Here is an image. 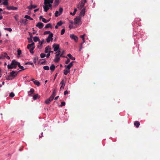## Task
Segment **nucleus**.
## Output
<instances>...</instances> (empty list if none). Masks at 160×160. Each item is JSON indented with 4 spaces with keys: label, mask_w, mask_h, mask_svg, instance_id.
<instances>
[{
    "label": "nucleus",
    "mask_w": 160,
    "mask_h": 160,
    "mask_svg": "<svg viewBox=\"0 0 160 160\" xmlns=\"http://www.w3.org/2000/svg\"><path fill=\"white\" fill-rule=\"evenodd\" d=\"M65 32V29L64 28L62 29L61 30V35H62L64 34Z\"/></svg>",
    "instance_id": "47"
},
{
    "label": "nucleus",
    "mask_w": 160,
    "mask_h": 160,
    "mask_svg": "<svg viewBox=\"0 0 160 160\" xmlns=\"http://www.w3.org/2000/svg\"><path fill=\"white\" fill-rule=\"evenodd\" d=\"M52 47L54 48V51H58L59 48V44H54L52 46Z\"/></svg>",
    "instance_id": "7"
},
{
    "label": "nucleus",
    "mask_w": 160,
    "mask_h": 160,
    "mask_svg": "<svg viewBox=\"0 0 160 160\" xmlns=\"http://www.w3.org/2000/svg\"><path fill=\"white\" fill-rule=\"evenodd\" d=\"M60 84H61L62 85L60 88V89L61 90L62 89H63L65 86V83L64 82V80L62 79Z\"/></svg>",
    "instance_id": "14"
},
{
    "label": "nucleus",
    "mask_w": 160,
    "mask_h": 160,
    "mask_svg": "<svg viewBox=\"0 0 160 160\" xmlns=\"http://www.w3.org/2000/svg\"><path fill=\"white\" fill-rule=\"evenodd\" d=\"M70 71V70L68 69H66L63 70V73L65 75H67L68 73H69Z\"/></svg>",
    "instance_id": "22"
},
{
    "label": "nucleus",
    "mask_w": 160,
    "mask_h": 160,
    "mask_svg": "<svg viewBox=\"0 0 160 160\" xmlns=\"http://www.w3.org/2000/svg\"><path fill=\"white\" fill-rule=\"evenodd\" d=\"M4 29L5 30H7L9 32H11L12 30V29L10 28H4Z\"/></svg>",
    "instance_id": "39"
},
{
    "label": "nucleus",
    "mask_w": 160,
    "mask_h": 160,
    "mask_svg": "<svg viewBox=\"0 0 160 160\" xmlns=\"http://www.w3.org/2000/svg\"><path fill=\"white\" fill-rule=\"evenodd\" d=\"M74 21L75 24L78 25H80L81 24V18L80 17H76L74 18Z\"/></svg>",
    "instance_id": "3"
},
{
    "label": "nucleus",
    "mask_w": 160,
    "mask_h": 160,
    "mask_svg": "<svg viewBox=\"0 0 160 160\" xmlns=\"http://www.w3.org/2000/svg\"><path fill=\"white\" fill-rule=\"evenodd\" d=\"M28 20L27 19H22L21 20L20 23H23L25 25L26 24V22Z\"/></svg>",
    "instance_id": "27"
},
{
    "label": "nucleus",
    "mask_w": 160,
    "mask_h": 160,
    "mask_svg": "<svg viewBox=\"0 0 160 160\" xmlns=\"http://www.w3.org/2000/svg\"><path fill=\"white\" fill-rule=\"evenodd\" d=\"M39 42L40 43V46H41L43 43L44 42V39H43L42 40L41 42L39 41Z\"/></svg>",
    "instance_id": "56"
},
{
    "label": "nucleus",
    "mask_w": 160,
    "mask_h": 160,
    "mask_svg": "<svg viewBox=\"0 0 160 160\" xmlns=\"http://www.w3.org/2000/svg\"><path fill=\"white\" fill-rule=\"evenodd\" d=\"M51 49V48L49 46H48L46 47L45 48V52L46 53H47L48 52V50Z\"/></svg>",
    "instance_id": "23"
},
{
    "label": "nucleus",
    "mask_w": 160,
    "mask_h": 160,
    "mask_svg": "<svg viewBox=\"0 0 160 160\" xmlns=\"http://www.w3.org/2000/svg\"><path fill=\"white\" fill-rule=\"evenodd\" d=\"M15 96L14 93L13 92H11L9 94V96L11 98Z\"/></svg>",
    "instance_id": "45"
},
{
    "label": "nucleus",
    "mask_w": 160,
    "mask_h": 160,
    "mask_svg": "<svg viewBox=\"0 0 160 160\" xmlns=\"http://www.w3.org/2000/svg\"><path fill=\"white\" fill-rule=\"evenodd\" d=\"M34 84L38 86H39L40 85V82L37 80H34L33 81Z\"/></svg>",
    "instance_id": "28"
},
{
    "label": "nucleus",
    "mask_w": 160,
    "mask_h": 160,
    "mask_svg": "<svg viewBox=\"0 0 160 160\" xmlns=\"http://www.w3.org/2000/svg\"><path fill=\"white\" fill-rule=\"evenodd\" d=\"M68 92L67 91H65L64 92V95H67L68 94Z\"/></svg>",
    "instance_id": "63"
},
{
    "label": "nucleus",
    "mask_w": 160,
    "mask_h": 160,
    "mask_svg": "<svg viewBox=\"0 0 160 160\" xmlns=\"http://www.w3.org/2000/svg\"><path fill=\"white\" fill-rule=\"evenodd\" d=\"M55 68V66L53 64H52L51 66L50 67V69L52 72H53Z\"/></svg>",
    "instance_id": "24"
},
{
    "label": "nucleus",
    "mask_w": 160,
    "mask_h": 160,
    "mask_svg": "<svg viewBox=\"0 0 160 160\" xmlns=\"http://www.w3.org/2000/svg\"><path fill=\"white\" fill-rule=\"evenodd\" d=\"M37 7V6L32 4L30 6L27 7V8L31 10L33 8H35Z\"/></svg>",
    "instance_id": "17"
},
{
    "label": "nucleus",
    "mask_w": 160,
    "mask_h": 160,
    "mask_svg": "<svg viewBox=\"0 0 160 160\" xmlns=\"http://www.w3.org/2000/svg\"><path fill=\"white\" fill-rule=\"evenodd\" d=\"M56 91L55 89H54L53 90V93L52 95L50 96L53 99L54 97L56 95Z\"/></svg>",
    "instance_id": "30"
},
{
    "label": "nucleus",
    "mask_w": 160,
    "mask_h": 160,
    "mask_svg": "<svg viewBox=\"0 0 160 160\" xmlns=\"http://www.w3.org/2000/svg\"><path fill=\"white\" fill-rule=\"evenodd\" d=\"M24 18H25L28 19H29L30 18V17L27 15H25L24 17Z\"/></svg>",
    "instance_id": "54"
},
{
    "label": "nucleus",
    "mask_w": 160,
    "mask_h": 160,
    "mask_svg": "<svg viewBox=\"0 0 160 160\" xmlns=\"http://www.w3.org/2000/svg\"><path fill=\"white\" fill-rule=\"evenodd\" d=\"M74 62L73 61H72L71 62H70L68 65H65V67L66 68V69H68L69 70H70V68L72 66H73V63Z\"/></svg>",
    "instance_id": "12"
},
{
    "label": "nucleus",
    "mask_w": 160,
    "mask_h": 160,
    "mask_svg": "<svg viewBox=\"0 0 160 160\" xmlns=\"http://www.w3.org/2000/svg\"><path fill=\"white\" fill-rule=\"evenodd\" d=\"M34 90L33 88H31L30 91L28 92V96H31L34 93Z\"/></svg>",
    "instance_id": "15"
},
{
    "label": "nucleus",
    "mask_w": 160,
    "mask_h": 160,
    "mask_svg": "<svg viewBox=\"0 0 160 160\" xmlns=\"http://www.w3.org/2000/svg\"><path fill=\"white\" fill-rule=\"evenodd\" d=\"M53 36V34L52 33H50V34H49V35L48 36V37H49L50 38H51V41H52V40L53 38L52 37Z\"/></svg>",
    "instance_id": "37"
},
{
    "label": "nucleus",
    "mask_w": 160,
    "mask_h": 160,
    "mask_svg": "<svg viewBox=\"0 0 160 160\" xmlns=\"http://www.w3.org/2000/svg\"><path fill=\"white\" fill-rule=\"evenodd\" d=\"M5 58H7L8 59H10V57L7 54V55L5 56Z\"/></svg>",
    "instance_id": "60"
},
{
    "label": "nucleus",
    "mask_w": 160,
    "mask_h": 160,
    "mask_svg": "<svg viewBox=\"0 0 160 160\" xmlns=\"http://www.w3.org/2000/svg\"><path fill=\"white\" fill-rule=\"evenodd\" d=\"M42 21L44 23L47 22V20L44 18H42Z\"/></svg>",
    "instance_id": "51"
},
{
    "label": "nucleus",
    "mask_w": 160,
    "mask_h": 160,
    "mask_svg": "<svg viewBox=\"0 0 160 160\" xmlns=\"http://www.w3.org/2000/svg\"><path fill=\"white\" fill-rule=\"evenodd\" d=\"M70 37L72 39L74 40L76 42H77L78 38L77 36L74 34H71L70 35Z\"/></svg>",
    "instance_id": "9"
},
{
    "label": "nucleus",
    "mask_w": 160,
    "mask_h": 160,
    "mask_svg": "<svg viewBox=\"0 0 160 160\" xmlns=\"http://www.w3.org/2000/svg\"><path fill=\"white\" fill-rule=\"evenodd\" d=\"M7 55V53L2 52L0 54V59L5 58V56Z\"/></svg>",
    "instance_id": "16"
},
{
    "label": "nucleus",
    "mask_w": 160,
    "mask_h": 160,
    "mask_svg": "<svg viewBox=\"0 0 160 160\" xmlns=\"http://www.w3.org/2000/svg\"><path fill=\"white\" fill-rule=\"evenodd\" d=\"M33 40L35 42H37V41H40V40L39 38L37 37H34L33 38Z\"/></svg>",
    "instance_id": "25"
},
{
    "label": "nucleus",
    "mask_w": 160,
    "mask_h": 160,
    "mask_svg": "<svg viewBox=\"0 0 160 160\" xmlns=\"http://www.w3.org/2000/svg\"><path fill=\"white\" fill-rule=\"evenodd\" d=\"M52 27V25L50 23H48L45 26V28H51Z\"/></svg>",
    "instance_id": "34"
},
{
    "label": "nucleus",
    "mask_w": 160,
    "mask_h": 160,
    "mask_svg": "<svg viewBox=\"0 0 160 160\" xmlns=\"http://www.w3.org/2000/svg\"><path fill=\"white\" fill-rule=\"evenodd\" d=\"M82 8V9L80 12V15L81 16H84L85 13V8Z\"/></svg>",
    "instance_id": "19"
},
{
    "label": "nucleus",
    "mask_w": 160,
    "mask_h": 160,
    "mask_svg": "<svg viewBox=\"0 0 160 160\" xmlns=\"http://www.w3.org/2000/svg\"><path fill=\"white\" fill-rule=\"evenodd\" d=\"M53 99L52 98L50 97L47 99H46L45 101V103L46 104H48L50 103V102Z\"/></svg>",
    "instance_id": "11"
},
{
    "label": "nucleus",
    "mask_w": 160,
    "mask_h": 160,
    "mask_svg": "<svg viewBox=\"0 0 160 160\" xmlns=\"http://www.w3.org/2000/svg\"><path fill=\"white\" fill-rule=\"evenodd\" d=\"M18 15H16L14 16V18L16 21H17L18 20Z\"/></svg>",
    "instance_id": "53"
},
{
    "label": "nucleus",
    "mask_w": 160,
    "mask_h": 160,
    "mask_svg": "<svg viewBox=\"0 0 160 160\" xmlns=\"http://www.w3.org/2000/svg\"><path fill=\"white\" fill-rule=\"evenodd\" d=\"M67 56L70 59H72V60H75V58L72 57V55L70 54H68L67 55Z\"/></svg>",
    "instance_id": "29"
},
{
    "label": "nucleus",
    "mask_w": 160,
    "mask_h": 160,
    "mask_svg": "<svg viewBox=\"0 0 160 160\" xmlns=\"http://www.w3.org/2000/svg\"><path fill=\"white\" fill-rule=\"evenodd\" d=\"M47 4H44L45 6H43L44 10L45 12H47L48 10L49 9V8L47 5Z\"/></svg>",
    "instance_id": "18"
},
{
    "label": "nucleus",
    "mask_w": 160,
    "mask_h": 160,
    "mask_svg": "<svg viewBox=\"0 0 160 160\" xmlns=\"http://www.w3.org/2000/svg\"><path fill=\"white\" fill-rule=\"evenodd\" d=\"M6 8L8 10H17L18 8L17 7H14L13 6H7Z\"/></svg>",
    "instance_id": "8"
},
{
    "label": "nucleus",
    "mask_w": 160,
    "mask_h": 160,
    "mask_svg": "<svg viewBox=\"0 0 160 160\" xmlns=\"http://www.w3.org/2000/svg\"><path fill=\"white\" fill-rule=\"evenodd\" d=\"M41 58H43L45 57L46 54L44 53H41L40 55Z\"/></svg>",
    "instance_id": "42"
},
{
    "label": "nucleus",
    "mask_w": 160,
    "mask_h": 160,
    "mask_svg": "<svg viewBox=\"0 0 160 160\" xmlns=\"http://www.w3.org/2000/svg\"><path fill=\"white\" fill-rule=\"evenodd\" d=\"M65 105V102H61V104L60 105L61 107H62L63 106H64Z\"/></svg>",
    "instance_id": "52"
},
{
    "label": "nucleus",
    "mask_w": 160,
    "mask_h": 160,
    "mask_svg": "<svg viewBox=\"0 0 160 160\" xmlns=\"http://www.w3.org/2000/svg\"><path fill=\"white\" fill-rule=\"evenodd\" d=\"M59 0H55L54 4L55 5L58 6L59 3Z\"/></svg>",
    "instance_id": "33"
},
{
    "label": "nucleus",
    "mask_w": 160,
    "mask_h": 160,
    "mask_svg": "<svg viewBox=\"0 0 160 160\" xmlns=\"http://www.w3.org/2000/svg\"><path fill=\"white\" fill-rule=\"evenodd\" d=\"M63 24V22L61 21H60L57 23V24L58 26H61Z\"/></svg>",
    "instance_id": "41"
},
{
    "label": "nucleus",
    "mask_w": 160,
    "mask_h": 160,
    "mask_svg": "<svg viewBox=\"0 0 160 160\" xmlns=\"http://www.w3.org/2000/svg\"><path fill=\"white\" fill-rule=\"evenodd\" d=\"M27 39L28 41V42L31 43L32 42V40L31 38H28Z\"/></svg>",
    "instance_id": "46"
},
{
    "label": "nucleus",
    "mask_w": 160,
    "mask_h": 160,
    "mask_svg": "<svg viewBox=\"0 0 160 160\" xmlns=\"http://www.w3.org/2000/svg\"><path fill=\"white\" fill-rule=\"evenodd\" d=\"M18 55L19 56L20 55L22 51L20 49H18L17 50Z\"/></svg>",
    "instance_id": "44"
},
{
    "label": "nucleus",
    "mask_w": 160,
    "mask_h": 160,
    "mask_svg": "<svg viewBox=\"0 0 160 160\" xmlns=\"http://www.w3.org/2000/svg\"><path fill=\"white\" fill-rule=\"evenodd\" d=\"M60 50L58 51L57 52L55 53L56 55L55 58L54 59V61L55 62H59L60 60V58L59 56L60 55Z\"/></svg>",
    "instance_id": "2"
},
{
    "label": "nucleus",
    "mask_w": 160,
    "mask_h": 160,
    "mask_svg": "<svg viewBox=\"0 0 160 160\" xmlns=\"http://www.w3.org/2000/svg\"><path fill=\"white\" fill-rule=\"evenodd\" d=\"M38 57H35V58H34L33 62H34V63L35 64H36V61L37 60H38Z\"/></svg>",
    "instance_id": "48"
},
{
    "label": "nucleus",
    "mask_w": 160,
    "mask_h": 160,
    "mask_svg": "<svg viewBox=\"0 0 160 160\" xmlns=\"http://www.w3.org/2000/svg\"><path fill=\"white\" fill-rule=\"evenodd\" d=\"M77 9L75 8L74 10V12H73V13H72L71 12H70V15H72V16L74 15L76 13V12H77Z\"/></svg>",
    "instance_id": "35"
},
{
    "label": "nucleus",
    "mask_w": 160,
    "mask_h": 160,
    "mask_svg": "<svg viewBox=\"0 0 160 160\" xmlns=\"http://www.w3.org/2000/svg\"><path fill=\"white\" fill-rule=\"evenodd\" d=\"M43 68L44 70H48L49 69V67L48 66H44Z\"/></svg>",
    "instance_id": "40"
},
{
    "label": "nucleus",
    "mask_w": 160,
    "mask_h": 160,
    "mask_svg": "<svg viewBox=\"0 0 160 160\" xmlns=\"http://www.w3.org/2000/svg\"><path fill=\"white\" fill-rule=\"evenodd\" d=\"M17 65L19 68L20 67V66H21L20 65V63L16 61L15 60H12L11 62V65Z\"/></svg>",
    "instance_id": "6"
},
{
    "label": "nucleus",
    "mask_w": 160,
    "mask_h": 160,
    "mask_svg": "<svg viewBox=\"0 0 160 160\" xmlns=\"http://www.w3.org/2000/svg\"><path fill=\"white\" fill-rule=\"evenodd\" d=\"M51 32L49 31H46L44 32V35H45L47 34H50Z\"/></svg>",
    "instance_id": "43"
},
{
    "label": "nucleus",
    "mask_w": 160,
    "mask_h": 160,
    "mask_svg": "<svg viewBox=\"0 0 160 160\" xmlns=\"http://www.w3.org/2000/svg\"><path fill=\"white\" fill-rule=\"evenodd\" d=\"M25 65L29 64L30 65H33V63H32L28 62L27 63H25Z\"/></svg>",
    "instance_id": "59"
},
{
    "label": "nucleus",
    "mask_w": 160,
    "mask_h": 160,
    "mask_svg": "<svg viewBox=\"0 0 160 160\" xmlns=\"http://www.w3.org/2000/svg\"><path fill=\"white\" fill-rule=\"evenodd\" d=\"M18 72H17L15 71H12L10 73V76L13 78H14L17 76Z\"/></svg>",
    "instance_id": "5"
},
{
    "label": "nucleus",
    "mask_w": 160,
    "mask_h": 160,
    "mask_svg": "<svg viewBox=\"0 0 160 160\" xmlns=\"http://www.w3.org/2000/svg\"><path fill=\"white\" fill-rule=\"evenodd\" d=\"M4 1L3 2V3L1 4H3L7 6L8 5V3L7 1Z\"/></svg>",
    "instance_id": "36"
},
{
    "label": "nucleus",
    "mask_w": 160,
    "mask_h": 160,
    "mask_svg": "<svg viewBox=\"0 0 160 160\" xmlns=\"http://www.w3.org/2000/svg\"><path fill=\"white\" fill-rule=\"evenodd\" d=\"M19 68H20V69H22L20 70H19V71H18V72H20V71H22V70H24L25 69L23 67V66H20V67H19Z\"/></svg>",
    "instance_id": "50"
},
{
    "label": "nucleus",
    "mask_w": 160,
    "mask_h": 160,
    "mask_svg": "<svg viewBox=\"0 0 160 160\" xmlns=\"http://www.w3.org/2000/svg\"><path fill=\"white\" fill-rule=\"evenodd\" d=\"M53 0H44V4L52 3Z\"/></svg>",
    "instance_id": "20"
},
{
    "label": "nucleus",
    "mask_w": 160,
    "mask_h": 160,
    "mask_svg": "<svg viewBox=\"0 0 160 160\" xmlns=\"http://www.w3.org/2000/svg\"><path fill=\"white\" fill-rule=\"evenodd\" d=\"M67 58V60L66 61H65V63L66 64H68L69 62H70V60L68 58Z\"/></svg>",
    "instance_id": "55"
},
{
    "label": "nucleus",
    "mask_w": 160,
    "mask_h": 160,
    "mask_svg": "<svg viewBox=\"0 0 160 160\" xmlns=\"http://www.w3.org/2000/svg\"><path fill=\"white\" fill-rule=\"evenodd\" d=\"M47 42H49L51 40V38L49 37H48L46 39Z\"/></svg>",
    "instance_id": "49"
},
{
    "label": "nucleus",
    "mask_w": 160,
    "mask_h": 160,
    "mask_svg": "<svg viewBox=\"0 0 160 160\" xmlns=\"http://www.w3.org/2000/svg\"><path fill=\"white\" fill-rule=\"evenodd\" d=\"M61 53V54H60V55H60V57H63V58H68L67 57H66V56H63L62 55L64 54V51H62L61 52H60V53Z\"/></svg>",
    "instance_id": "32"
},
{
    "label": "nucleus",
    "mask_w": 160,
    "mask_h": 160,
    "mask_svg": "<svg viewBox=\"0 0 160 160\" xmlns=\"http://www.w3.org/2000/svg\"><path fill=\"white\" fill-rule=\"evenodd\" d=\"M59 13L60 14V15L62 13V12L63 11V9L62 8H60L59 10Z\"/></svg>",
    "instance_id": "38"
},
{
    "label": "nucleus",
    "mask_w": 160,
    "mask_h": 160,
    "mask_svg": "<svg viewBox=\"0 0 160 160\" xmlns=\"http://www.w3.org/2000/svg\"><path fill=\"white\" fill-rule=\"evenodd\" d=\"M85 36V34H84L80 36V37L82 39H83L84 38H85L84 37Z\"/></svg>",
    "instance_id": "58"
},
{
    "label": "nucleus",
    "mask_w": 160,
    "mask_h": 160,
    "mask_svg": "<svg viewBox=\"0 0 160 160\" xmlns=\"http://www.w3.org/2000/svg\"><path fill=\"white\" fill-rule=\"evenodd\" d=\"M61 15L59 13V12L58 11H56L55 13V16L56 17H58V16Z\"/></svg>",
    "instance_id": "31"
},
{
    "label": "nucleus",
    "mask_w": 160,
    "mask_h": 160,
    "mask_svg": "<svg viewBox=\"0 0 160 160\" xmlns=\"http://www.w3.org/2000/svg\"><path fill=\"white\" fill-rule=\"evenodd\" d=\"M27 48L29 50V51L31 53H33V50L35 48V44L34 42H32L31 44H28L27 45Z\"/></svg>",
    "instance_id": "1"
},
{
    "label": "nucleus",
    "mask_w": 160,
    "mask_h": 160,
    "mask_svg": "<svg viewBox=\"0 0 160 160\" xmlns=\"http://www.w3.org/2000/svg\"><path fill=\"white\" fill-rule=\"evenodd\" d=\"M87 2L86 0H82L80 2V6H78V8L80 9H82V8H83L85 5V3Z\"/></svg>",
    "instance_id": "4"
},
{
    "label": "nucleus",
    "mask_w": 160,
    "mask_h": 160,
    "mask_svg": "<svg viewBox=\"0 0 160 160\" xmlns=\"http://www.w3.org/2000/svg\"><path fill=\"white\" fill-rule=\"evenodd\" d=\"M40 98V96L38 94H36L34 95L33 97V99L34 100H36L37 98Z\"/></svg>",
    "instance_id": "26"
},
{
    "label": "nucleus",
    "mask_w": 160,
    "mask_h": 160,
    "mask_svg": "<svg viewBox=\"0 0 160 160\" xmlns=\"http://www.w3.org/2000/svg\"><path fill=\"white\" fill-rule=\"evenodd\" d=\"M134 125L137 128L139 127L140 125V123L138 121H136L134 123Z\"/></svg>",
    "instance_id": "21"
},
{
    "label": "nucleus",
    "mask_w": 160,
    "mask_h": 160,
    "mask_svg": "<svg viewBox=\"0 0 160 160\" xmlns=\"http://www.w3.org/2000/svg\"><path fill=\"white\" fill-rule=\"evenodd\" d=\"M29 35L30 36V38H32V34L31 33H30V32H29Z\"/></svg>",
    "instance_id": "64"
},
{
    "label": "nucleus",
    "mask_w": 160,
    "mask_h": 160,
    "mask_svg": "<svg viewBox=\"0 0 160 160\" xmlns=\"http://www.w3.org/2000/svg\"><path fill=\"white\" fill-rule=\"evenodd\" d=\"M50 55V53L48 52V53L47 55V56H46L47 58H48L49 57Z\"/></svg>",
    "instance_id": "61"
},
{
    "label": "nucleus",
    "mask_w": 160,
    "mask_h": 160,
    "mask_svg": "<svg viewBox=\"0 0 160 160\" xmlns=\"http://www.w3.org/2000/svg\"><path fill=\"white\" fill-rule=\"evenodd\" d=\"M46 62V61L45 60H44L43 61H42V62H40V64H41V65H43V64L44 63H45Z\"/></svg>",
    "instance_id": "62"
},
{
    "label": "nucleus",
    "mask_w": 160,
    "mask_h": 160,
    "mask_svg": "<svg viewBox=\"0 0 160 160\" xmlns=\"http://www.w3.org/2000/svg\"><path fill=\"white\" fill-rule=\"evenodd\" d=\"M43 24L41 22H38L36 25V26L40 29L42 28L43 27Z\"/></svg>",
    "instance_id": "10"
},
{
    "label": "nucleus",
    "mask_w": 160,
    "mask_h": 160,
    "mask_svg": "<svg viewBox=\"0 0 160 160\" xmlns=\"http://www.w3.org/2000/svg\"><path fill=\"white\" fill-rule=\"evenodd\" d=\"M17 65H11V63L10 64H8L7 66L8 69L16 68H17Z\"/></svg>",
    "instance_id": "13"
},
{
    "label": "nucleus",
    "mask_w": 160,
    "mask_h": 160,
    "mask_svg": "<svg viewBox=\"0 0 160 160\" xmlns=\"http://www.w3.org/2000/svg\"><path fill=\"white\" fill-rule=\"evenodd\" d=\"M10 77H11V76H10V75H9V76H7V77L6 78V79L7 80H9L11 79L10 78Z\"/></svg>",
    "instance_id": "57"
}]
</instances>
